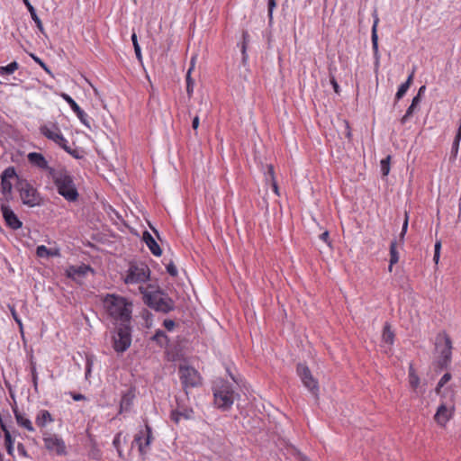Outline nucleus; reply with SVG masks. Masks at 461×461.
Here are the masks:
<instances>
[{"label": "nucleus", "mask_w": 461, "mask_h": 461, "mask_svg": "<svg viewBox=\"0 0 461 461\" xmlns=\"http://www.w3.org/2000/svg\"><path fill=\"white\" fill-rule=\"evenodd\" d=\"M330 83H331V85H332V86H333L334 91H335L336 93H339V84H338V82L336 81V79H335V77H332L330 78Z\"/></svg>", "instance_id": "nucleus-56"}, {"label": "nucleus", "mask_w": 461, "mask_h": 461, "mask_svg": "<svg viewBox=\"0 0 461 461\" xmlns=\"http://www.w3.org/2000/svg\"><path fill=\"white\" fill-rule=\"evenodd\" d=\"M142 234L143 240L152 254L157 257L160 256L162 250L155 239L151 236L150 232H142Z\"/></svg>", "instance_id": "nucleus-22"}, {"label": "nucleus", "mask_w": 461, "mask_h": 461, "mask_svg": "<svg viewBox=\"0 0 461 461\" xmlns=\"http://www.w3.org/2000/svg\"><path fill=\"white\" fill-rule=\"evenodd\" d=\"M107 316L113 324L131 323L133 304L131 301L115 294H107L103 299Z\"/></svg>", "instance_id": "nucleus-1"}, {"label": "nucleus", "mask_w": 461, "mask_h": 461, "mask_svg": "<svg viewBox=\"0 0 461 461\" xmlns=\"http://www.w3.org/2000/svg\"><path fill=\"white\" fill-rule=\"evenodd\" d=\"M122 432H118L114 438H113V445L114 447V448L116 449L118 455L120 457H122L123 456V454H122Z\"/></svg>", "instance_id": "nucleus-33"}, {"label": "nucleus", "mask_w": 461, "mask_h": 461, "mask_svg": "<svg viewBox=\"0 0 461 461\" xmlns=\"http://www.w3.org/2000/svg\"><path fill=\"white\" fill-rule=\"evenodd\" d=\"M42 440L45 448L57 456H63L68 454L67 446L62 438L55 433L44 432Z\"/></svg>", "instance_id": "nucleus-9"}, {"label": "nucleus", "mask_w": 461, "mask_h": 461, "mask_svg": "<svg viewBox=\"0 0 461 461\" xmlns=\"http://www.w3.org/2000/svg\"><path fill=\"white\" fill-rule=\"evenodd\" d=\"M59 147H61L65 151H67L68 154H73V151L69 146H68V140L65 139V141L62 143L60 142L59 144Z\"/></svg>", "instance_id": "nucleus-53"}, {"label": "nucleus", "mask_w": 461, "mask_h": 461, "mask_svg": "<svg viewBox=\"0 0 461 461\" xmlns=\"http://www.w3.org/2000/svg\"><path fill=\"white\" fill-rule=\"evenodd\" d=\"M167 268V272L171 276H177V269H176V267L174 265L173 262H170L167 265L166 267Z\"/></svg>", "instance_id": "nucleus-45"}, {"label": "nucleus", "mask_w": 461, "mask_h": 461, "mask_svg": "<svg viewBox=\"0 0 461 461\" xmlns=\"http://www.w3.org/2000/svg\"><path fill=\"white\" fill-rule=\"evenodd\" d=\"M50 249H48L44 245L38 246L36 249V255L39 258H50Z\"/></svg>", "instance_id": "nucleus-38"}, {"label": "nucleus", "mask_w": 461, "mask_h": 461, "mask_svg": "<svg viewBox=\"0 0 461 461\" xmlns=\"http://www.w3.org/2000/svg\"><path fill=\"white\" fill-rule=\"evenodd\" d=\"M390 159L391 157L388 156L381 160V172L384 176H387L390 172Z\"/></svg>", "instance_id": "nucleus-37"}, {"label": "nucleus", "mask_w": 461, "mask_h": 461, "mask_svg": "<svg viewBox=\"0 0 461 461\" xmlns=\"http://www.w3.org/2000/svg\"><path fill=\"white\" fill-rule=\"evenodd\" d=\"M194 61H195V58L193 57L191 59V67L189 68V69L186 73V92L189 96H191V95L193 94V91H194V83L193 79L191 78V71L193 70V68L194 67Z\"/></svg>", "instance_id": "nucleus-29"}, {"label": "nucleus", "mask_w": 461, "mask_h": 461, "mask_svg": "<svg viewBox=\"0 0 461 461\" xmlns=\"http://www.w3.org/2000/svg\"><path fill=\"white\" fill-rule=\"evenodd\" d=\"M5 446L14 445V439L11 436L10 431H6V433L5 435Z\"/></svg>", "instance_id": "nucleus-52"}, {"label": "nucleus", "mask_w": 461, "mask_h": 461, "mask_svg": "<svg viewBox=\"0 0 461 461\" xmlns=\"http://www.w3.org/2000/svg\"><path fill=\"white\" fill-rule=\"evenodd\" d=\"M320 240L327 243L330 247V232H321L319 235Z\"/></svg>", "instance_id": "nucleus-51"}, {"label": "nucleus", "mask_w": 461, "mask_h": 461, "mask_svg": "<svg viewBox=\"0 0 461 461\" xmlns=\"http://www.w3.org/2000/svg\"><path fill=\"white\" fill-rule=\"evenodd\" d=\"M420 94H417V95L412 98L411 104L412 106H417L420 104Z\"/></svg>", "instance_id": "nucleus-57"}, {"label": "nucleus", "mask_w": 461, "mask_h": 461, "mask_svg": "<svg viewBox=\"0 0 461 461\" xmlns=\"http://www.w3.org/2000/svg\"><path fill=\"white\" fill-rule=\"evenodd\" d=\"M89 271H92L90 266L82 264L80 266H70L67 269V276L74 280L85 276Z\"/></svg>", "instance_id": "nucleus-18"}, {"label": "nucleus", "mask_w": 461, "mask_h": 461, "mask_svg": "<svg viewBox=\"0 0 461 461\" xmlns=\"http://www.w3.org/2000/svg\"><path fill=\"white\" fill-rule=\"evenodd\" d=\"M13 411L16 422L20 427L30 432H33L35 430L31 420L26 417L25 413L21 412L17 407L14 408Z\"/></svg>", "instance_id": "nucleus-20"}, {"label": "nucleus", "mask_w": 461, "mask_h": 461, "mask_svg": "<svg viewBox=\"0 0 461 461\" xmlns=\"http://www.w3.org/2000/svg\"><path fill=\"white\" fill-rule=\"evenodd\" d=\"M17 449H18V451H19V453L21 455H23V456H27V453H26L25 447H24V446L22 443L18 444Z\"/></svg>", "instance_id": "nucleus-55"}, {"label": "nucleus", "mask_w": 461, "mask_h": 461, "mask_svg": "<svg viewBox=\"0 0 461 461\" xmlns=\"http://www.w3.org/2000/svg\"><path fill=\"white\" fill-rule=\"evenodd\" d=\"M1 188H2V193L4 194V195L7 196V195L11 194L13 185L9 180L1 179Z\"/></svg>", "instance_id": "nucleus-36"}, {"label": "nucleus", "mask_w": 461, "mask_h": 461, "mask_svg": "<svg viewBox=\"0 0 461 461\" xmlns=\"http://www.w3.org/2000/svg\"><path fill=\"white\" fill-rule=\"evenodd\" d=\"M55 131L50 129L48 126L43 125L41 127L40 131L42 135H44L47 139L53 140L56 144H59L60 142L65 141L64 136L59 132V129L54 126Z\"/></svg>", "instance_id": "nucleus-19"}, {"label": "nucleus", "mask_w": 461, "mask_h": 461, "mask_svg": "<svg viewBox=\"0 0 461 461\" xmlns=\"http://www.w3.org/2000/svg\"><path fill=\"white\" fill-rule=\"evenodd\" d=\"M199 124H200V119H199V116L198 115H195L194 118H193V121H192V128L196 131L199 127Z\"/></svg>", "instance_id": "nucleus-54"}, {"label": "nucleus", "mask_w": 461, "mask_h": 461, "mask_svg": "<svg viewBox=\"0 0 461 461\" xmlns=\"http://www.w3.org/2000/svg\"><path fill=\"white\" fill-rule=\"evenodd\" d=\"M6 447V451L9 455H13V451H14V445H8V446H5Z\"/></svg>", "instance_id": "nucleus-60"}, {"label": "nucleus", "mask_w": 461, "mask_h": 461, "mask_svg": "<svg viewBox=\"0 0 461 461\" xmlns=\"http://www.w3.org/2000/svg\"><path fill=\"white\" fill-rule=\"evenodd\" d=\"M149 276L150 270L146 264L132 262L122 278L126 285H134L147 282Z\"/></svg>", "instance_id": "nucleus-6"}, {"label": "nucleus", "mask_w": 461, "mask_h": 461, "mask_svg": "<svg viewBox=\"0 0 461 461\" xmlns=\"http://www.w3.org/2000/svg\"><path fill=\"white\" fill-rule=\"evenodd\" d=\"M61 97L69 104L71 109L76 113L77 116L80 120V122L86 125L87 128H90V123L87 119V114L78 106V104L75 102V100L68 95V94L63 93Z\"/></svg>", "instance_id": "nucleus-13"}, {"label": "nucleus", "mask_w": 461, "mask_h": 461, "mask_svg": "<svg viewBox=\"0 0 461 461\" xmlns=\"http://www.w3.org/2000/svg\"><path fill=\"white\" fill-rule=\"evenodd\" d=\"M249 34L247 32H244L243 34H242V38H243V41H242V48H241V52H242V61L245 63L246 60H247V53H246V49H247V45H248V42H249Z\"/></svg>", "instance_id": "nucleus-39"}, {"label": "nucleus", "mask_w": 461, "mask_h": 461, "mask_svg": "<svg viewBox=\"0 0 461 461\" xmlns=\"http://www.w3.org/2000/svg\"><path fill=\"white\" fill-rule=\"evenodd\" d=\"M89 457L99 460L102 456L100 449L96 446H93L88 453Z\"/></svg>", "instance_id": "nucleus-42"}, {"label": "nucleus", "mask_w": 461, "mask_h": 461, "mask_svg": "<svg viewBox=\"0 0 461 461\" xmlns=\"http://www.w3.org/2000/svg\"><path fill=\"white\" fill-rule=\"evenodd\" d=\"M18 191L20 193L23 203L30 207L40 205L41 203V197L37 191L30 183L27 181H20L18 184Z\"/></svg>", "instance_id": "nucleus-8"}, {"label": "nucleus", "mask_w": 461, "mask_h": 461, "mask_svg": "<svg viewBox=\"0 0 461 461\" xmlns=\"http://www.w3.org/2000/svg\"><path fill=\"white\" fill-rule=\"evenodd\" d=\"M31 56L33 59V60L36 63H38L45 71H47L48 73H50V71L49 70L47 65L40 58L36 57L33 54H32Z\"/></svg>", "instance_id": "nucleus-49"}, {"label": "nucleus", "mask_w": 461, "mask_h": 461, "mask_svg": "<svg viewBox=\"0 0 461 461\" xmlns=\"http://www.w3.org/2000/svg\"><path fill=\"white\" fill-rule=\"evenodd\" d=\"M450 416H451V414H450L449 411L447 410V406L445 404H441L438 406V408L434 415V420L439 426L444 427L447 424V422L449 420Z\"/></svg>", "instance_id": "nucleus-21"}, {"label": "nucleus", "mask_w": 461, "mask_h": 461, "mask_svg": "<svg viewBox=\"0 0 461 461\" xmlns=\"http://www.w3.org/2000/svg\"><path fill=\"white\" fill-rule=\"evenodd\" d=\"M297 375H299L303 385L314 395H319V383L313 377L309 367L302 363H299L296 367Z\"/></svg>", "instance_id": "nucleus-10"}, {"label": "nucleus", "mask_w": 461, "mask_h": 461, "mask_svg": "<svg viewBox=\"0 0 461 461\" xmlns=\"http://www.w3.org/2000/svg\"><path fill=\"white\" fill-rule=\"evenodd\" d=\"M131 344V323L116 324L113 334V348L117 353L125 352Z\"/></svg>", "instance_id": "nucleus-5"}, {"label": "nucleus", "mask_w": 461, "mask_h": 461, "mask_svg": "<svg viewBox=\"0 0 461 461\" xmlns=\"http://www.w3.org/2000/svg\"><path fill=\"white\" fill-rule=\"evenodd\" d=\"M439 255H440V253L434 252L433 259H434L435 263L438 262Z\"/></svg>", "instance_id": "nucleus-64"}, {"label": "nucleus", "mask_w": 461, "mask_h": 461, "mask_svg": "<svg viewBox=\"0 0 461 461\" xmlns=\"http://www.w3.org/2000/svg\"><path fill=\"white\" fill-rule=\"evenodd\" d=\"M394 334L392 331L390 325L386 323L384 327L383 330V339L384 342L388 344H393V342Z\"/></svg>", "instance_id": "nucleus-31"}, {"label": "nucleus", "mask_w": 461, "mask_h": 461, "mask_svg": "<svg viewBox=\"0 0 461 461\" xmlns=\"http://www.w3.org/2000/svg\"><path fill=\"white\" fill-rule=\"evenodd\" d=\"M276 6V0H268L267 3V11H268V17H269V23H271L273 21V12L274 9Z\"/></svg>", "instance_id": "nucleus-43"}, {"label": "nucleus", "mask_w": 461, "mask_h": 461, "mask_svg": "<svg viewBox=\"0 0 461 461\" xmlns=\"http://www.w3.org/2000/svg\"><path fill=\"white\" fill-rule=\"evenodd\" d=\"M407 227H408V219L405 218L403 221V223H402V230H407Z\"/></svg>", "instance_id": "nucleus-63"}, {"label": "nucleus", "mask_w": 461, "mask_h": 461, "mask_svg": "<svg viewBox=\"0 0 461 461\" xmlns=\"http://www.w3.org/2000/svg\"><path fill=\"white\" fill-rule=\"evenodd\" d=\"M212 393L215 406L222 411L230 410L235 397L239 396L234 392L232 384L223 379H218L213 383Z\"/></svg>", "instance_id": "nucleus-3"}, {"label": "nucleus", "mask_w": 461, "mask_h": 461, "mask_svg": "<svg viewBox=\"0 0 461 461\" xmlns=\"http://www.w3.org/2000/svg\"><path fill=\"white\" fill-rule=\"evenodd\" d=\"M72 398L75 401H81V400H85L86 399L85 395H83L81 393H73L72 394Z\"/></svg>", "instance_id": "nucleus-58"}, {"label": "nucleus", "mask_w": 461, "mask_h": 461, "mask_svg": "<svg viewBox=\"0 0 461 461\" xmlns=\"http://www.w3.org/2000/svg\"><path fill=\"white\" fill-rule=\"evenodd\" d=\"M50 412L47 410H41L36 415L35 423L39 428H44L48 423L53 422Z\"/></svg>", "instance_id": "nucleus-23"}, {"label": "nucleus", "mask_w": 461, "mask_h": 461, "mask_svg": "<svg viewBox=\"0 0 461 461\" xmlns=\"http://www.w3.org/2000/svg\"><path fill=\"white\" fill-rule=\"evenodd\" d=\"M31 374H32V381L34 387V390L38 391V373L36 368V362L34 361L33 357H31Z\"/></svg>", "instance_id": "nucleus-30"}, {"label": "nucleus", "mask_w": 461, "mask_h": 461, "mask_svg": "<svg viewBox=\"0 0 461 461\" xmlns=\"http://www.w3.org/2000/svg\"><path fill=\"white\" fill-rule=\"evenodd\" d=\"M266 179L267 181H276L275 180V173H274V167L272 165L267 166V171L266 172Z\"/></svg>", "instance_id": "nucleus-46"}, {"label": "nucleus", "mask_w": 461, "mask_h": 461, "mask_svg": "<svg viewBox=\"0 0 461 461\" xmlns=\"http://www.w3.org/2000/svg\"><path fill=\"white\" fill-rule=\"evenodd\" d=\"M144 303L156 312L167 313L175 309L174 301L162 291L143 293Z\"/></svg>", "instance_id": "nucleus-4"}, {"label": "nucleus", "mask_w": 461, "mask_h": 461, "mask_svg": "<svg viewBox=\"0 0 461 461\" xmlns=\"http://www.w3.org/2000/svg\"><path fill=\"white\" fill-rule=\"evenodd\" d=\"M92 367H93V361H92V359L87 357L86 363V379H88V376L90 375V374L92 372Z\"/></svg>", "instance_id": "nucleus-48"}, {"label": "nucleus", "mask_w": 461, "mask_h": 461, "mask_svg": "<svg viewBox=\"0 0 461 461\" xmlns=\"http://www.w3.org/2000/svg\"><path fill=\"white\" fill-rule=\"evenodd\" d=\"M24 5H26L30 14H31V17L32 19L34 21V23H36V26L37 28L42 32H43V25H42V23L41 21V19L39 18V16L37 15L36 14V10L35 8L32 5V4L30 3L29 0H23Z\"/></svg>", "instance_id": "nucleus-26"}, {"label": "nucleus", "mask_w": 461, "mask_h": 461, "mask_svg": "<svg viewBox=\"0 0 461 461\" xmlns=\"http://www.w3.org/2000/svg\"><path fill=\"white\" fill-rule=\"evenodd\" d=\"M178 375L185 394H188V389L197 387L202 384L199 372L193 366L180 365L178 366Z\"/></svg>", "instance_id": "nucleus-7"}, {"label": "nucleus", "mask_w": 461, "mask_h": 461, "mask_svg": "<svg viewBox=\"0 0 461 461\" xmlns=\"http://www.w3.org/2000/svg\"><path fill=\"white\" fill-rule=\"evenodd\" d=\"M16 176L15 169L13 167H9L4 170L1 176V179H7L14 178Z\"/></svg>", "instance_id": "nucleus-41"}, {"label": "nucleus", "mask_w": 461, "mask_h": 461, "mask_svg": "<svg viewBox=\"0 0 461 461\" xmlns=\"http://www.w3.org/2000/svg\"><path fill=\"white\" fill-rule=\"evenodd\" d=\"M27 158H28V161L32 165H33L41 169L47 170L49 175H50V169H54L53 167H49L48 161L43 157V155L41 153L31 152L28 154Z\"/></svg>", "instance_id": "nucleus-17"}, {"label": "nucleus", "mask_w": 461, "mask_h": 461, "mask_svg": "<svg viewBox=\"0 0 461 461\" xmlns=\"http://www.w3.org/2000/svg\"><path fill=\"white\" fill-rule=\"evenodd\" d=\"M408 377H409V383H410L411 387L413 390H416L420 385V377L417 375L412 365H411L409 367Z\"/></svg>", "instance_id": "nucleus-27"}, {"label": "nucleus", "mask_w": 461, "mask_h": 461, "mask_svg": "<svg viewBox=\"0 0 461 461\" xmlns=\"http://www.w3.org/2000/svg\"><path fill=\"white\" fill-rule=\"evenodd\" d=\"M272 186L276 194H278V186L276 181H272Z\"/></svg>", "instance_id": "nucleus-62"}, {"label": "nucleus", "mask_w": 461, "mask_h": 461, "mask_svg": "<svg viewBox=\"0 0 461 461\" xmlns=\"http://www.w3.org/2000/svg\"><path fill=\"white\" fill-rule=\"evenodd\" d=\"M406 232H401L399 235V240H393L390 243V265H389V271L392 272L393 266L396 264L399 260V253H398V247H402L404 240V234Z\"/></svg>", "instance_id": "nucleus-14"}, {"label": "nucleus", "mask_w": 461, "mask_h": 461, "mask_svg": "<svg viewBox=\"0 0 461 461\" xmlns=\"http://www.w3.org/2000/svg\"><path fill=\"white\" fill-rule=\"evenodd\" d=\"M19 65L16 61H13L7 66L0 67V74L1 75H11L13 74Z\"/></svg>", "instance_id": "nucleus-32"}, {"label": "nucleus", "mask_w": 461, "mask_h": 461, "mask_svg": "<svg viewBox=\"0 0 461 461\" xmlns=\"http://www.w3.org/2000/svg\"><path fill=\"white\" fill-rule=\"evenodd\" d=\"M181 417L182 411H179L177 410H174L171 411L170 418L174 422L178 423L180 421Z\"/></svg>", "instance_id": "nucleus-47"}, {"label": "nucleus", "mask_w": 461, "mask_h": 461, "mask_svg": "<svg viewBox=\"0 0 461 461\" xmlns=\"http://www.w3.org/2000/svg\"><path fill=\"white\" fill-rule=\"evenodd\" d=\"M8 309L11 312L13 319L18 324L20 331L23 333V325L21 318L19 317V315L15 310V307L14 305L8 304Z\"/></svg>", "instance_id": "nucleus-34"}, {"label": "nucleus", "mask_w": 461, "mask_h": 461, "mask_svg": "<svg viewBox=\"0 0 461 461\" xmlns=\"http://www.w3.org/2000/svg\"><path fill=\"white\" fill-rule=\"evenodd\" d=\"M151 339L156 341L160 347L167 346L168 343V338L162 330H156L155 334L151 337Z\"/></svg>", "instance_id": "nucleus-28"}, {"label": "nucleus", "mask_w": 461, "mask_h": 461, "mask_svg": "<svg viewBox=\"0 0 461 461\" xmlns=\"http://www.w3.org/2000/svg\"><path fill=\"white\" fill-rule=\"evenodd\" d=\"M50 176L58 190V193L68 202H75L78 198V192L72 176L68 170L50 169Z\"/></svg>", "instance_id": "nucleus-2"}, {"label": "nucleus", "mask_w": 461, "mask_h": 461, "mask_svg": "<svg viewBox=\"0 0 461 461\" xmlns=\"http://www.w3.org/2000/svg\"><path fill=\"white\" fill-rule=\"evenodd\" d=\"M416 106H412L411 104L408 107L405 114L401 119V123L404 124L408 121V119L413 114L414 109Z\"/></svg>", "instance_id": "nucleus-44"}, {"label": "nucleus", "mask_w": 461, "mask_h": 461, "mask_svg": "<svg viewBox=\"0 0 461 461\" xmlns=\"http://www.w3.org/2000/svg\"><path fill=\"white\" fill-rule=\"evenodd\" d=\"M56 256H59V252L58 249H50V257H56Z\"/></svg>", "instance_id": "nucleus-61"}, {"label": "nucleus", "mask_w": 461, "mask_h": 461, "mask_svg": "<svg viewBox=\"0 0 461 461\" xmlns=\"http://www.w3.org/2000/svg\"><path fill=\"white\" fill-rule=\"evenodd\" d=\"M440 248H441V241L436 240L435 246H434V252L440 253Z\"/></svg>", "instance_id": "nucleus-59"}, {"label": "nucleus", "mask_w": 461, "mask_h": 461, "mask_svg": "<svg viewBox=\"0 0 461 461\" xmlns=\"http://www.w3.org/2000/svg\"><path fill=\"white\" fill-rule=\"evenodd\" d=\"M163 326L167 330H172L175 326H176V323L173 320H169V319H167L163 321Z\"/></svg>", "instance_id": "nucleus-50"}, {"label": "nucleus", "mask_w": 461, "mask_h": 461, "mask_svg": "<svg viewBox=\"0 0 461 461\" xmlns=\"http://www.w3.org/2000/svg\"><path fill=\"white\" fill-rule=\"evenodd\" d=\"M134 398L135 390L133 388H130L123 392L120 402L119 413L129 411L133 404Z\"/></svg>", "instance_id": "nucleus-15"}, {"label": "nucleus", "mask_w": 461, "mask_h": 461, "mask_svg": "<svg viewBox=\"0 0 461 461\" xmlns=\"http://www.w3.org/2000/svg\"><path fill=\"white\" fill-rule=\"evenodd\" d=\"M379 19L377 16H375L374 24L372 26V34H371V40H372V48L374 50V56L376 59V60L379 59V50H378V35H377V24H378Z\"/></svg>", "instance_id": "nucleus-24"}, {"label": "nucleus", "mask_w": 461, "mask_h": 461, "mask_svg": "<svg viewBox=\"0 0 461 461\" xmlns=\"http://www.w3.org/2000/svg\"><path fill=\"white\" fill-rule=\"evenodd\" d=\"M131 41L134 47V51L139 61L142 60L141 50L138 42V38L135 32L131 35Z\"/></svg>", "instance_id": "nucleus-35"}, {"label": "nucleus", "mask_w": 461, "mask_h": 461, "mask_svg": "<svg viewBox=\"0 0 461 461\" xmlns=\"http://www.w3.org/2000/svg\"><path fill=\"white\" fill-rule=\"evenodd\" d=\"M452 342L449 337L445 339V348L440 352V357L436 362L437 366L441 370L447 368L451 361L452 356Z\"/></svg>", "instance_id": "nucleus-12"}, {"label": "nucleus", "mask_w": 461, "mask_h": 461, "mask_svg": "<svg viewBox=\"0 0 461 461\" xmlns=\"http://www.w3.org/2000/svg\"><path fill=\"white\" fill-rule=\"evenodd\" d=\"M2 212L4 219L9 228L17 230L22 227V221L8 206H2Z\"/></svg>", "instance_id": "nucleus-16"}, {"label": "nucleus", "mask_w": 461, "mask_h": 461, "mask_svg": "<svg viewBox=\"0 0 461 461\" xmlns=\"http://www.w3.org/2000/svg\"><path fill=\"white\" fill-rule=\"evenodd\" d=\"M152 429L148 422L145 423V429L140 430L133 439V444L138 446L139 452L141 456L147 455L152 441Z\"/></svg>", "instance_id": "nucleus-11"}, {"label": "nucleus", "mask_w": 461, "mask_h": 461, "mask_svg": "<svg viewBox=\"0 0 461 461\" xmlns=\"http://www.w3.org/2000/svg\"><path fill=\"white\" fill-rule=\"evenodd\" d=\"M451 379V375L449 373H446L443 375V376L438 381L437 387H436V393H439L440 389Z\"/></svg>", "instance_id": "nucleus-40"}, {"label": "nucleus", "mask_w": 461, "mask_h": 461, "mask_svg": "<svg viewBox=\"0 0 461 461\" xmlns=\"http://www.w3.org/2000/svg\"><path fill=\"white\" fill-rule=\"evenodd\" d=\"M413 76H414V70L408 77L407 80L399 86L398 91L395 95L396 100H400L406 94V92L408 91V89L410 88V86L412 83Z\"/></svg>", "instance_id": "nucleus-25"}]
</instances>
